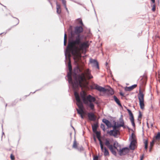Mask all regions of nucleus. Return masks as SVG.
Masks as SVG:
<instances>
[{
    "instance_id": "obj_8",
    "label": "nucleus",
    "mask_w": 160,
    "mask_h": 160,
    "mask_svg": "<svg viewBox=\"0 0 160 160\" xmlns=\"http://www.w3.org/2000/svg\"><path fill=\"white\" fill-rule=\"evenodd\" d=\"M119 133L118 130L116 129L113 130H110V131H108V133L110 136H113L115 137H116Z\"/></svg>"
},
{
    "instance_id": "obj_29",
    "label": "nucleus",
    "mask_w": 160,
    "mask_h": 160,
    "mask_svg": "<svg viewBox=\"0 0 160 160\" xmlns=\"http://www.w3.org/2000/svg\"><path fill=\"white\" fill-rule=\"evenodd\" d=\"M78 21V22L82 26H83L82 21V20L80 19H77Z\"/></svg>"
},
{
    "instance_id": "obj_16",
    "label": "nucleus",
    "mask_w": 160,
    "mask_h": 160,
    "mask_svg": "<svg viewBox=\"0 0 160 160\" xmlns=\"http://www.w3.org/2000/svg\"><path fill=\"white\" fill-rule=\"evenodd\" d=\"M121 127H122V124H118V123H117L116 122H114V124L113 126H112V127L113 128V129H117V128H119Z\"/></svg>"
},
{
    "instance_id": "obj_25",
    "label": "nucleus",
    "mask_w": 160,
    "mask_h": 160,
    "mask_svg": "<svg viewBox=\"0 0 160 160\" xmlns=\"http://www.w3.org/2000/svg\"><path fill=\"white\" fill-rule=\"evenodd\" d=\"M156 139H160V132H158L157 134L154 136Z\"/></svg>"
},
{
    "instance_id": "obj_45",
    "label": "nucleus",
    "mask_w": 160,
    "mask_h": 160,
    "mask_svg": "<svg viewBox=\"0 0 160 160\" xmlns=\"http://www.w3.org/2000/svg\"><path fill=\"white\" fill-rule=\"evenodd\" d=\"M152 148V147H151V148L150 149V150H149V151H150V152H151V151Z\"/></svg>"
},
{
    "instance_id": "obj_15",
    "label": "nucleus",
    "mask_w": 160,
    "mask_h": 160,
    "mask_svg": "<svg viewBox=\"0 0 160 160\" xmlns=\"http://www.w3.org/2000/svg\"><path fill=\"white\" fill-rule=\"evenodd\" d=\"M137 86V85L134 84L129 87H126L125 88V90L126 91H131L133 89Z\"/></svg>"
},
{
    "instance_id": "obj_10",
    "label": "nucleus",
    "mask_w": 160,
    "mask_h": 160,
    "mask_svg": "<svg viewBox=\"0 0 160 160\" xmlns=\"http://www.w3.org/2000/svg\"><path fill=\"white\" fill-rule=\"evenodd\" d=\"M88 116L89 119L90 121H95L96 117L93 112H89L88 113Z\"/></svg>"
},
{
    "instance_id": "obj_39",
    "label": "nucleus",
    "mask_w": 160,
    "mask_h": 160,
    "mask_svg": "<svg viewBox=\"0 0 160 160\" xmlns=\"http://www.w3.org/2000/svg\"><path fill=\"white\" fill-rule=\"evenodd\" d=\"M143 158H144V156H143V155H142V156L141 157V158H140V160H142V159Z\"/></svg>"
},
{
    "instance_id": "obj_33",
    "label": "nucleus",
    "mask_w": 160,
    "mask_h": 160,
    "mask_svg": "<svg viewBox=\"0 0 160 160\" xmlns=\"http://www.w3.org/2000/svg\"><path fill=\"white\" fill-rule=\"evenodd\" d=\"M10 158L12 160H14V157L12 154L10 155Z\"/></svg>"
},
{
    "instance_id": "obj_20",
    "label": "nucleus",
    "mask_w": 160,
    "mask_h": 160,
    "mask_svg": "<svg viewBox=\"0 0 160 160\" xmlns=\"http://www.w3.org/2000/svg\"><path fill=\"white\" fill-rule=\"evenodd\" d=\"M79 146V144L76 141H74L73 145H72V148L77 149Z\"/></svg>"
},
{
    "instance_id": "obj_27",
    "label": "nucleus",
    "mask_w": 160,
    "mask_h": 160,
    "mask_svg": "<svg viewBox=\"0 0 160 160\" xmlns=\"http://www.w3.org/2000/svg\"><path fill=\"white\" fill-rule=\"evenodd\" d=\"M148 141H145L144 142V143L145 144V148L147 150L148 148Z\"/></svg>"
},
{
    "instance_id": "obj_14",
    "label": "nucleus",
    "mask_w": 160,
    "mask_h": 160,
    "mask_svg": "<svg viewBox=\"0 0 160 160\" xmlns=\"http://www.w3.org/2000/svg\"><path fill=\"white\" fill-rule=\"evenodd\" d=\"M102 121L106 124L108 127L109 128L112 127V125L111 122L108 120L105 119H103Z\"/></svg>"
},
{
    "instance_id": "obj_42",
    "label": "nucleus",
    "mask_w": 160,
    "mask_h": 160,
    "mask_svg": "<svg viewBox=\"0 0 160 160\" xmlns=\"http://www.w3.org/2000/svg\"><path fill=\"white\" fill-rule=\"evenodd\" d=\"M64 8H65L66 9V10L68 11V8H67L66 7H66H64Z\"/></svg>"
},
{
    "instance_id": "obj_44",
    "label": "nucleus",
    "mask_w": 160,
    "mask_h": 160,
    "mask_svg": "<svg viewBox=\"0 0 160 160\" xmlns=\"http://www.w3.org/2000/svg\"><path fill=\"white\" fill-rule=\"evenodd\" d=\"M120 94L121 95L123 96V94L122 93H120Z\"/></svg>"
},
{
    "instance_id": "obj_34",
    "label": "nucleus",
    "mask_w": 160,
    "mask_h": 160,
    "mask_svg": "<svg viewBox=\"0 0 160 160\" xmlns=\"http://www.w3.org/2000/svg\"><path fill=\"white\" fill-rule=\"evenodd\" d=\"M98 156H96L94 157V158H93L94 160H98Z\"/></svg>"
},
{
    "instance_id": "obj_31",
    "label": "nucleus",
    "mask_w": 160,
    "mask_h": 160,
    "mask_svg": "<svg viewBox=\"0 0 160 160\" xmlns=\"http://www.w3.org/2000/svg\"><path fill=\"white\" fill-rule=\"evenodd\" d=\"M62 2V3L64 7H65L66 5V1L65 0H61Z\"/></svg>"
},
{
    "instance_id": "obj_32",
    "label": "nucleus",
    "mask_w": 160,
    "mask_h": 160,
    "mask_svg": "<svg viewBox=\"0 0 160 160\" xmlns=\"http://www.w3.org/2000/svg\"><path fill=\"white\" fill-rule=\"evenodd\" d=\"M101 128L103 129V131H105V125L102 124L101 125Z\"/></svg>"
},
{
    "instance_id": "obj_7",
    "label": "nucleus",
    "mask_w": 160,
    "mask_h": 160,
    "mask_svg": "<svg viewBox=\"0 0 160 160\" xmlns=\"http://www.w3.org/2000/svg\"><path fill=\"white\" fill-rule=\"evenodd\" d=\"M111 141H106L105 144L109 148L112 153L114 155H116V152L114 150V148H115L114 147V144L113 145L111 143Z\"/></svg>"
},
{
    "instance_id": "obj_26",
    "label": "nucleus",
    "mask_w": 160,
    "mask_h": 160,
    "mask_svg": "<svg viewBox=\"0 0 160 160\" xmlns=\"http://www.w3.org/2000/svg\"><path fill=\"white\" fill-rule=\"evenodd\" d=\"M79 151H82L83 150V148L82 146H79V147L77 149Z\"/></svg>"
},
{
    "instance_id": "obj_1",
    "label": "nucleus",
    "mask_w": 160,
    "mask_h": 160,
    "mask_svg": "<svg viewBox=\"0 0 160 160\" xmlns=\"http://www.w3.org/2000/svg\"><path fill=\"white\" fill-rule=\"evenodd\" d=\"M69 72L68 73L67 77L68 82L72 85L73 89L76 90L79 87H85L88 84L86 78L90 79L93 78L88 69L86 70L84 73H82L81 70L78 67H76L72 73V68L70 61L68 63Z\"/></svg>"
},
{
    "instance_id": "obj_4",
    "label": "nucleus",
    "mask_w": 160,
    "mask_h": 160,
    "mask_svg": "<svg viewBox=\"0 0 160 160\" xmlns=\"http://www.w3.org/2000/svg\"><path fill=\"white\" fill-rule=\"evenodd\" d=\"M76 91V90H75L74 94L77 101V105L78 106L79 109H76L78 113L80 115L84 113L83 110V106L80 97L78 93Z\"/></svg>"
},
{
    "instance_id": "obj_46",
    "label": "nucleus",
    "mask_w": 160,
    "mask_h": 160,
    "mask_svg": "<svg viewBox=\"0 0 160 160\" xmlns=\"http://www.w3.org/2000/svg\"><path fill=\"white\" fill-rule=\"evenodd\" d=\"M17 20H18V23L17 24H18L19 23V20L18 19Z\"/></svg>"
},
{
    "instance_id": "obj_35",
    "label": "nucleus",
    "mask_w": 160,
    "mask_h": 160,
    "mask_svg": "<svg viewBox=\"0 0 160 160\" xmlns=\"http://www.w3.org/2000/svg\"><path fill=\"white\" fill-rule=\"evenodd\" d=\"M152 10L153 11H154L155 10V6L154 5H153V7L152 8Z\"/></svg>"
},
{
    "instance_id": "obj_50",
    "label": "nucleus",
    "mask_w": 160,
    "mask_h": 160,
    "mask_svg": "<svg viewBox=\"0 0 160 160\" xmlns=\"http://www.w3.org/2000/svg\"><path fill=\"white\" fill-rule=\"evenodd\" d=\"M48 1H49V0H48Z\"/></svg>"
},
{
    "instance_id": "obj_43",
    "label": "nucleus",
    "mask_w": 160,
    "mask_h": 160,
    "mask_svg": "<svg viewBox=\"0 0 160 160\" xmlns=\"http://www.w3.org/2000/svg\"><path fill=\"white\" fill-rule=\"evenodd\" d=\"M111 94H113V91L112 90L111 91Z\"/></svg>"
},
{
    "instance_id": "obj_28",
    "label": "nucleus",
    "mask_w": 160,
    "mask_h": 160,
    "mask_svg": "<svg viewBox=\"0 0 160 160\" xmlns=\"http://www.w3.org/2000/svg\"><path fill=\"white\" fill-rule=\"evenodd\" d=\"M120 124H122V127H124V122H123V119L122 118H120Z\"/></svg>"
},
{
    "instance_id": "obj_23",
    "label": "nucleus",
    "mask_w": 160,
    "mask_h": 160,
    "mask_svg": "<svg viewBox=\"0 0 160 160\" xmlns=\"http://www.w3.org/2000/svg\"><path fill=\"white\" fill-rule=\"evenodd\" d=\"M103 152L104 153V155L105 156L109 155L108 151L106 148H104V150Z\"/></svg>"
},
{
    "instance_id": "obj_17",
    "label": "nucleus",
    "mask_w": 160,
    "mask_h": 160,
    "mask_svg": "<svg viewBox=\"0 0 160 160\" xmlns=\"http://www.w3.org/2000/svg\"><path fill=\"white\" fill-rule=\"evenodd\" d=\"M98 127V123H94L92 125V129L93 132L97 131V129Z\"/></svg>"
},
{
    "instance_id": "obj_48",
    "label": "nucleus",
    "mask_w": 160,
    "mask_h": 160,
    "mask_svg": "<svg viewBox=\"0 0 160 160\" xmlns=\"http://www.w3.org/2000/svg\"><path fill=\"white\" fill-rule=\"evenodd\" d=\"M94 140H96V139L95 137H94Z\"/></svg>"
},
{
    "instance_id": "obj_36",
    "label": "nucleus",
    "mask_w": 160,
    "mask_h": 160,
    "mask_svg": "<svg viewBox=\"0 0 160 160\" xmlns=\"http://www.w3.org/2000/svg\"><path fill=\"white\" fill-rule=\"evenodd\" d=\"M67 43V40H64V45L66 46Z\"/></svg>"
},
{
    "instance_id": "obj_30",
    "label": "nucleus",
    "mask_w": 160,
    "mask_h": 160,
    "mask_svg": "<svg viewBox=\"0 0 160 160\" xmlns=\"http://www.w3.org/2000/svg\"><path fill=\"white\" fill-rule=\"evenodd\" d=\"M155 141H152L150 142V145L151 147H152L153 146L155 143Z\"/></svg>"
},
{
    "instance_id": "obj_5",
    "label": "nucleus",
    "mask_w": 160,
    "mask_h": 160,
    "mask_svg": "<svg viewBox=\"0 0 160 160\" xmlns=\"http://www.w3.org/2000/svg\"><path fill=\"white\" fill-rule=\"evenodd\" d=\"M114 147L118 152L120 156H122L126 155L129 152V149L128 148L125 147L122 148H120V145L118 142L116 141L114 143Z\"/></svg>"
},
{
    "instance_id": "obj_47",
    "label": "nucleus",
    "mask_w": 160,
    "mask_h": 160,
    "mask_svg": "<svg viewBox=\"0 0 160 160\" xmlns=\"http://www.w3.org/2000/svg\"><path fill=\"white\" fill-rule=\"evenodd\" d=\"M108 64V63L107 62H106V65H107Z\"/></svg>"
},
{
    "instance_id": "obj_13",
    "label": "nucleus",
    "mask_w": 160,
    "mask_h": 160,
    "mask_svg": "<svg viewBox=\"0 0 160 160\" xmlns=\"http://www.w3.org/2000/svg\"><path fill=\"white\" fill-rule=\"evenodd\" d=\"M90 62L92 64L93 66L96 67L98 69L99 68L98 63L96 60L94 59H90Z\"/></svg>"
},
{
    "instance_id": "obj_38",
    "label": "nucleus",
    "mask_w": 160,
    "mask_h": 160,
    "mask_svg": "<svg viewBox=\"0 0 160 160\" xmlns=\"http://www.w3.org/2000/svg\"><path fill=\"white\" fill-rule=\"evenodd\" d=\"M141 117H142V114H141V112H139V114L138 116V118H141Z\"/></svg>"
},
{
    "instance_id": "obj_11",
    "label": "nucleus",
    "mask_w": 160,
    "mask_h": 160,
    "mask_svg": "<svg viewBox=\"0 0 160 160\" xmlns=\"http://www.w3.org/2000/svg\"><path fill=\"white\" fill-rule=\"evenodd\" d=\"M95 89L100 92H105L107 91V89H106L98 85H95Z\"/></svg>"
},
{
    "instance_id": "obj_21",
    "label": "nucleus",
    "mask_w": 160,
    "mask_h": 160,
    "mask_svg": "<svg viewBox=\"0 0 160 160\" xmlns=\"http://www.w3.org/2000/svg\"><path fill=\"white\" fill-rule=\"evenodd\" d=\"M96 135V136L98 140H101L100 139V132H99L97 131L94 132Z\"/></svg>"
},
{
    "instance_id": "obj_18",
    "label": "nucleus",
    "mask_w": 160,
    "mask_h": 160,
    "mask_svg": "<svg viewBox=\"0 0 160 160\" xmlns=\"http://www.w3.org/2000/svg\"><path fill=\"white\" fill-rule=\"evenodd\" d=\"M113 98L115 102L117 103V104L120 106L121 107L122 105L120 103L119 100L118 98L115 96H113Z\"/></svg>"
},
{
    "instance_id": "obj_41",
    "label": "nucleus",
    "mask_w": 160,
    "mask_h": 160,
    "mask_svg": "<svg viewBox=\"0 0 160 160\" xmlns=\"http://www.w3.org/2000/svg\"><path fill=\"white\" fill-rule=\"evenodd\" d=\"M152 3H154L155 2V0H151Z\"/></svg>"
},
{
    "instance_id": "obj_3",
    "label": "nucleus",
    "mask_w": 160,
    "mask_h": 160,
    "mask_svg": "<svg viewBox=\"0 0 160 160\" xmlns=\"http://www.w3.org/2000/svg\"><path fill=\"white\" fill-rule=\"evenodd\" d=\"M80 95L83 103L89 107L91 110H93L94 105L92 102H95L96 98L90 95L87 96L86 93L84 91H82L81 92Z\"/></svg>"
},
{
    "instance_id": "obj_40",
    "label": "nucleus",
    "mask_w": 160,
    "mask_h": 160,
    "mask_svg": "<svg viewBox=\"0 0 160 160\" xmlns=\"http://www.w3.org/2000/svg\"><path fill=\"white\" fill-rule=\"evenodd\" d=\"M80 116H81V118H82L83 119V118H84V117H83V115H82V114L80 115Z\"/></svg>"
},
{
    "instance_id": "obj_9",
    "label": "nucleus",
    "mask_w": 160,
    "mask_h": 160,
    "mask_svg": "<svg viewBox=\"0 0 160 160\" xmlns=\"http://www.w3.org/2000/svg\"><path fill=\"white\" fill-rule=\"evenodd\" d=\"M127 111L130 116V119L132 125L134 127L135 126V124L134 122V119L133 114L130 110L128 109Z\"/></svg>"
},
{
    "instance_id": "obj_24",
    "label": "nucleus",
    "mask_w": 160,
    "mask_h": 160,
    "mask_svg": "<svg viewBox=\"0 0 160 160\" xmlns=\"http://www.w3.org/2000/svg\"><path fill=\"white\" fill-rule=\"evenodd\" d=\"M99 141V143L100 145V147L101 148V149L103 151L104 150V148H103V144H102V141Z\"/></svg>"
},
{
    "instance_id": "obj_2",
    "label": "nucleus",
    "mask_w": 160,
    "mask_h": 160,
    "mask_svg": "<svg viewBox=\"0 0 160 160\" xmlns=\"http://www.w3.org/2000/svg\"><path fill=\"white\" fill-rule=\"evenodd\" d=\"M83 29L81 26H77L75 28V33L78 34L75 36L72 32H71L72 39L69 43L65 52V55L66 59L68 56L69 58L71 57L70 53L72 52L73 54L74 52L73 49H74L76 52H81L85 53L86 49L88 48L89 44L88 42H82L80 35L79 34L82 32Z\"/></svg>"
},
{
    "instance_id": "obj_19",
    "label": "nucleus",
    "mask_w": 160,
    "mask_h": 160,
    "mask_svg": "<svg viewBox=\"0 0 160 160\" xmlns=\"http://www.w3.org/2000/svg\"><path fill=\"white\" fill-rule=\"evenodd\" d=\"M56 5L57 12L58 14H60L61 12L60 6L57 2L56 3Z\"/></svg>"
},
{
    "instance_id": "obj_6",
    "label": "nucleus",
    "mask_w": 160,
    "mask_h": 160,
    "mask_svg": "<svg viewBox=\"0 0 160 160\" xmlns=\"http://www.w3.org/2000/svg\"><path fill=\"white\" fill-rule=\"evenodd\" d=\"M138 96L139 100L140 108L141 109H143L144 108V95L141 90L139 91Z\"/></svg>"
},
{
    "instance_id": "obj_37",
    "label": "nucleus",
    "mask_w": 160,
    "mask_h": 160,
    "mask_svg": "<svg viewBox=\"0 0 160 160\" xmlns=\"http://www.w3.org/2000/svg\"><path fill=\"white\" fill-rule=\"evenodd\" d=\"M67 36L66 33H65L64 36V40H67Z\"/></svg>"
},
{
    "instance_id": "obj_22",
    "label": "nucleus",
    "mask_w": 160,
    "mask_h": 160,
    "mask_svg": "<svg viewBox=\"0 0 160 160\" xmlns=\"http://www.w3.org/2000/svg\"><path fill=\"white\" fill-rule=\"evenodd\" d=\"M129 140H136V136L133 133H132L131 136H130Z\"/></svg>"
},
{
    "instance_id": "obj_12",
    "label": "nucleus",
    "mask_w": 160,
    "mask_h": 160,
    "mask_svg": "<svg viewBox=\"0 0 160 160\" xmlns=\"http://www.w3.org/2000/svg\"><path fill=\"white\" fill-rule=\"evenodd\" d=\"M137 141H131L129 146V148L131 150H133L136 147V144Z\"/></svg>"
},
{
    "instance_id": "obj_49",
    "label": "nucleus",
    "mask_w": 160,
    "mask_h": 160,
    "mask_svg": "<svg viewBox=\"0 0 160 160\" xmlns=\"http://www.w3.org/2000/svg\"><path fill=\"white\" fill-rule=\"evenodd\" d=\"M49 2H50L49 1ZM50 2V4H51V3Z\"/></svg>"
}]
</instances>
